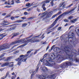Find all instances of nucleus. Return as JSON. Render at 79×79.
<instances>
[{
	"label": "nucleus",
	"instance_id": "79ce46f5",
	"mask_svg": "<svg viewBox=\"0 0 79 79\" xmlns=\"http://www.w3.org/2000/svg\"><path fill=\"white\" fill-rule=\"evenodd\" d=\"M54 50H55V51H57V47H55L54 48Z\"/></svg>",
	"mask_w": 79,
	"mask_h": 79
},
{
	"label": "nucleus",
	"instance_id": "473e14b6",
	"mask_svg": "<svg viewBox=\"0 0 79 79\" xmlns=\"http://www.w3.org/2000/svg\"><path fill=\"white\" fill-rule=\"evenodd\" d=\"M15 2L17 3H19V0H15Z\"/></svg>",
	"mask_w": 79,
	"mask_h": 79
},
{
	"label": "nucleus",
	"instance_id": "aec40b11",
	"mask_svg": "<svg viewBox=\"0 0 79 79\" xmlns=\"http://www.w3.org/2000/svg\"><path fill=\"white\" fill-rule=\"evenodd\" d=\"M19 33H15L13 35V36L12 37V38H13V37H14L15 36H16V35H19Z\"/></svg>",
	"mask_w": 79,
	"mask_h": 79
},
{
	"label": "nucleus",
	"instance_id": "ddd939ff",
	"mask_svg": "<svg viewBox=\"0 0 79 79\" xmlns=\"http://www.w3.org/2000/svg\"><path fill=\"white\" fill-rule=\"evenodd\" d=\"M7 35H5L4 33L0 35V36L1 37L0 38V40H2V39L3 37H5V36H6Z\"/></svg>",
	"mask_w": 79,
	"mask_h": 79
},
{
	"label": "nucleus",
	"instance_id": "338daca9",
	"mask_svg": "<svg viewBox=\"0 0 79 79\" xmlns=\"http://www.w3.org/2000/svg\"><path fill=\"white\" fill-rule=\"evenodd\" d=\"M53 11H54V12H55V11H57V10L55 9V10H54Z\"/></svg>",
	"mask_w": 79,
	"mask_h": 79
},
{
	"label": "nucleus",
	"instance_id": "2f4dec72",
	"mask_svg": "<svg viewBox=\"0 0 79 79\" xmlns=\"http://www.w3.org/2000/svg\"><path fill=\"white\" fill-rule=\"evenodd\" d=\"M74 60H75V61H76V62H79V60H77V58H75L74 59Z\"/></svg>",
	"mask_w": 79,
	"mask_h": 79
},
{
	"label": "nucleus",
	"instance_id": "c9c22d12",
	"mask_svg": "<svg viewBox=\"0 0 79 79\" xmlns=\"http://www.w3.org/2000/svg\"><path fill=\"white\" fill-rule=\"evenodd\" d=\"M61 13V11H60L59 12H58L57 14V15H60Z\"/></svg>",
	"mask_w": 79,
	"mask_h": 79
},
{
	"label": "nucleus",
	"instance_id": "20e7f679",
	"mask_svg": "<svg viewBox=\"0 0 79 79\" xmlns=\"http://www.w3.org/2000/svg\"><path fill=\"white\" fill-rule=\"evenodd\" d=\"M53 76H48L47 74H42V76L40 75L39 77V78L41 79H46L47 78H52Z\"/></svg>",
	"mask_w": 79,
	"mask_h": 79
},
{
	"label": "nucleus",
	"instance_id": "864d4df0",
	"mask_svg": "<svg viewBox=\"0 0 79 79\" xmlns=\"http://www.w3.org/2000/svg\"><path fill=\"white\" fill-rule=\"evenodd\" d=\"M43 10H44V11H45L46 10V8H45V7H43Z\"/></svg>",
	"mask_w": 79,
	"mask_h": 79
},
{
	"label": "nucleus",
	"instance_id": "5fc2aeb1",
	"mask_svg": "<svg viewBox=\"0 0 79 79\" xmlns=\"http://www.w3.org/2000/svg\"><path fill=\"white\" fill-rule=\"evenodd\" d=\"M47 56V54H46L44 56V58H45V57H46V56Z\"/></svg>",
	"mask_w": 79,
	"mask_h": 79
},
{
	"label": "nucleus",
	"instance_id": "0eeeda50",
	"mask_svg": "<svg viewBox=\"0 0 79 79\" xmlns=\"http://www.w3.org/2000/svg\"><path fill=\"white\" fill-rule=\"evenodd\" d=\"M46 64L49 66H52L55 64V62L52 61V60H50L49 59L46 61Z\"/></svg>",
	"mask_w": 79,
	"mask_h": 79
},
{
	"label": "nucleus",
	"instance_id": "cd10ccee",
	"mask_svg": "<svg viewBox=\"0 0 79 79\" xmlns=\"http://www.w3.org/2000/svg\"><path fill=\"white\" fill-rule=\"evenodd\" d=\"M9 73H9V72H7L6 73V76L4 77L5 78H6V77H7V76H8V75L9 74Z\"/></svg>",
	"mask_w": 79,
	"mask_h": 79
},
{
	"label": "nucleus",
	"instance_id": "8fccbe9b",
	"mask_svg": "<svg viewBox=\"0 0 79 79\" xmlns=\"http://www.w3.org/2000/svg\"><path fill=\"white\" fill-rule=\"evenodd\" d=\"M37 10L38 12H40V9H39V8L37 9Z\"/></svg>",
	"mask_w": 79,
	"mask_h": 79
},
{
	"label": "nucleus",
	"instance_id": "58836bf2",
	"mask_svg": "<svg viewBox=\"0 0 79 79\" xmlns=\"http://www.w3.org/2000/svg\"><path fill=\"white\" fill-rule=\"evenodd\" d=\"M15 19V17H10V19H11L12 20H13V19Z\"/></svg>",
	"mask_w": 79,
	"mask_h": 79
},
{
	"label": "nucleus",
	"instance_id": "052dcab7",
	"mask_svg": "<svg viewBox=\"0 0 79 79\" xmlns=\"http://www.w3.org/2000/svg\"><path fill=\"white\" fill-rule=\"evenodd\" d=\"M32 18H30L28 19V20H31V19H32Z\"/></svg>",
	"mask_w": 79,
	"mask_h": 79
},
{
	"label": "nucleus",
	"instance_id": "1a4fd4ad",
	"mask_svg": "<svg viewBox=\"0 0 79 79\" xmlns=\"http://www.w3.org/2000/svg\"><path fill=\"white\" fill-rule=\"evenodd\" d=\"M76 55V53H74V52H72L71 53V54L69 56V58L70 61H73V59L72 58V57H73V55Z\"/></svg>",
	"mask_w": 79,
	"mask_h": 79
},
{
	"label": "nucleus",
	"instance_id": "37998d69",
	"mask_svg": "<svg viewBox=\"0 0 79 79\" xmlns=\"http://www.w3.org/2000/svg\"><path fill=\"white\" fill-rule=\"evenodd\" d=\"M4 30H5V29H3L2 28H0V32H2V31H3Z\"/></svg>",
	"mask_w": 79,
	"mask_h": 79
},
{
	"label": "nucleus",
	"instance_id": "f03ea898",
	"mask_svg": "<svg viewBox=\"0 0 79 79\" xmlns=\"http://www.w3.org/2000/svg\"><path fill=\"white\" fill-rule=\"evenodd\" d=\"M71 13V12H70V11H66L64 13L61 15L55 20L54 22L52 24V25L53 26H55V25L56 24V23H57V21H58V19H60V18H61V16H65V15H68L69 14V13Z\"/></svg>",
	"mask_w": 79,
	"mask_h": 79
},
{
	"label": "nucleus",
	"instance_id": "423d86ee",
	"mask_svg": "<svg viewBox=\"0 0 79 79\" xmlns=\"http://www.w3.org/2000/svg\"><path fill=\"white\" fill-rule=\"evenodd\" d=\"M34 41V38H32L31 39H30V40H27V41H24V44H24L22 45L19 46L18 47V48H19V47H23L25 45H26L27 44V43H29V42H33V41Z\"/></svg>",
	"mask_w": 79,
	"mask_h": 79
},
{
	"label": "nucleus",
	"instance_id": "6e6552de",
	"mask_svg": "<svg viewBox=\"0 0 79 79\" xmlns=\"http://www.w3.org/2000/svg\"><path fill=\"white\" fill-rule=\"evenodd\" d=\"M72 63L70 61V62H65L63 63L62 64V67H64V66H69Z\"/></svg>",
	"mask_w": 79,
	"mask_h": 79
},
{
	"label": "nucleus",
	"instance_id": "39448f33",
	"mask_svg": "<svg viewBox=\"0 0 79 79\" xmlns=\"http://www.w3.org/2000/svg\"><path fill=\"white\" fill-rule=\"evenodd\" d=\"M11 63H14V62H7L6 63H4L3 64H2L1 65V67H4V66H6L8 65V67L9 68H12V67H13L14 66V64H11Z\"/></svg>",
	"mask_w": 79,
	"mask_h": 79
},
{
	"label": "nucleus",
	"instance_id": "bb28decb",
	"mask_svg": "<svg viewBox=\"0 0 79 79\" xmlns=\"http://www.w3.org/2000/svg\"><path fill=\"white\" fill-rule=\"evenodd\" d=\"M27 25V23L23 24H22V27H26V26Z\"/></svg>",
	"mask_w": 79,
	"mask_h": 79
},
{
	"label": "nucleus",
	"instance_id": "4d7b16f0",
	"mask_svg": "<svg viewBox=\"0 0 79 79\" xmlns=\"http://www.w3.org/2000/svg\"><path fill=\"white\" fill-rule=\"evenodd\" d=\"M22 19H26V17H22L21 18Z\"/></svg>",
	"mask_w": 79,
	"mask_h": 79
},
{
	"label": "nucleus",
	"instance_id": "7ed1b4c3",
	"mask_svg": "<svg viewBox=\"0 0 79 79\" xmlns=\"http://www.w3.org/2000/svg\"><path fill=\"white\" fill-rule=\"evenodd\" d=\"M27 56H28V55L27 54H26L25 55H20L19 56L20 57L19 58V61L22 62H26L27 58H25V57H27Z\"/></svg>",
	"mask_w": 79,
	"mask_h": 79
},
{
	"label": "nucleus",
	"instance_id": "f704fd0d",
	"mask_svg": "<svg viewBox=\"0 0 79 79\" xmlns=\"http://www.w3.org/2000/svg\"><path fill=\"white\" fill-rule=\"evenodd\" d=\"M24 15H28V13L26 12H24Z\"/></svg>",
	"mask_w": 79,
	"mask_h": 79
},
{
	"label": "nucleus",
	"instance_id": "2eb2a0df",
	"mask_svg": "<svg viewBox=\"0 0 79 79\" xmlns=\"http://www.w3.org/2000/svg\"><path fill=\"white\" fill-rule=\"evenodd\" d=\"M37 6H33V7H31V8H30L28 9H27V11H31L33 9V8H35L36 7H37Z\"/></svg>",
	"mask_w": 79,
	"mask_h": 79
},
{
	"label": "nucleus",
	"instance_id": "c756f323",
	"mask_svg": "<svg viewBox=\"0 0 79 79\" xmlns=\"http://www.w3.org/2000/svg\"><path fill=\"white\" fill-rule=\"evenodd\" d=\"M57 15L56 14H55V15H53L52 17V19H53V18H55V17H56Z\"/></svg>",
	"mask_w": 79,
	"mask_h": 79
},
{
	"label": "nucleus",
	"instance_id": "393cba45",
	"mask_svg": "<svg viewBox=\"0 0 79 79\" xmlns=\"http://www.w3.org/2000/svg\"><path fill=\"white\" fill-rule=\"evenodd\" d=\"M53 0H52L50 2L51 5L52 6H53V5H54V3H53Z\"/></svg>",
	"mask_w": 79,
	"mask_h": 79
},
{
	"label": "nucleus",
	"instance_id": "a19ab883",
	"mask_svg": "<svg viewBox=\"0 0 79 79\" xmlns=\"http://www.w3.org/2000/svg\"><path fill=\"white\" fill-rule=\"evenodd\" d=\"M33 76H34V74H32L31 75V79H33Z\"/></svg>",
	"mask_w": 79,
	"mask_h": 79
},
{
	"label": "nucleus",
	"instance_id": "c85d7f7f",
	"mask_svg": "<svg viewBox=\"0 0 79 79\" xmlns=\"http://www.w3.org/2000/svg\"><path fill=\"white\" fill-rule=\"evenodd\" d=\"M23 21L21 20H17L16 21V23H21V22H23Z\"/></svg>",
	"mask_w": 79,
	"mask_h": 79
},
{
	"label": "nucleus",
	"instance_id": "f8f14e48",
	"mask_svg": "<svg viewBox=\"0 0 79 79\" xmlns=\"http://www.w3.org/2000/svg\"><path fill=\"white\" fill-rule=\"evenodd\" d=\"M15 61H18V66H20V65L21 64V62L20 61H19V58H18L15 59Z\"/></svg>",
	"mask_w": 79,
	"mask_h": 79
},
{
	"label": "nucleus",
	"instance_id": "4468645a",
	"mask_svg": "<svg viewBox=\"0 0 79 79\" xmlns=\"http://www.w3.org/2000/svg\"><path fill=\"white\" fill-rule=\"evenodd\" d=\"M64 2H61L60 4V6L59 7H61V6H63V8H65V5H64Z\"/></svg>",
	"mask_w": 79,
	"mask_h": 79
},
{
	"label": "nucleus",
	"instance_id": "09e8293b",
	"mask_svg": "<svg viewBox=\"0 0 79 79\" xmlns=\"http://www.w3.org/2000/svg\"><path fill=\"white\" fill-rule=\"evenodd\" d=\"M61 27H60L58 28V31H60V30H61Z\"/></svg>",
	"mask_w": 79,
	"mask_h": 79
},
{
	"label": "nucleus",
	"instance_id": "7c9ffc66",
	"mask_svg": "<svg viewBox=\"0 0 79 79\" xmlns=\"http://www.w3.org/2000/svg\"><path fill=\"white\" fill-rule=\"evenodd\" d=\"M73 16H71L69 17L68 18V19H73Z\"/></svg>",
	"mask_w": 79,
	"mask_h": 79
},
{
	"label": "nucleus",
	"instance_id": "a878e982",
	"mask_svg": "<svg viewBox=\"0 0 79 79\" xmlns=\"http://www.w3.org/2000/svg\"><path fill=\"white\" fill-rule=\"evenodd\" d=\"M14 27V28H10V29H9L8 30V31H12V30H13L15 29V28L16 27Z\"/></svg>",
	"mask_w": 79,
	"mask_h": 79
},
{
	"label": "nucleus",
	"instance_id": "9b49d317",
	"mask_svg": "<svg viewBox=\"0 0 79 79\" xmlns=\"http://www.w3.org/2000/svg\"><path fill=\"white\" fill-rule=\"evenodd\" d=\"M13 4H14V1L13 0H12L11 1H10V0H9L8 1L7 5H13Z\"/></svg>",
	"mask_w": 79,
	"mask_h": 79
},
{
	"label": "nucleus",
	"instance_id": "dca6fc26",
	"mask_svg": "<svg viewBox=\"0 0 79 79\" xmlns=\"http://www.w3.org/2000/svg\"><path fill=\"white\" fill-rule=\"evenodd\" d=\"M33 3L31 5V4L30 3L26 4V6L27 7H30L31 6H33V5H32Z\"/></svg>",
	"mask_w": 79,
	"mask_h": 79
},
{
	"label": "nucleus",
	"instance_id": "b1692460",
	"mask_svg": "<svg viewBox=\"0 0 79 79\" xmlns=\"http://www.w3.org/2000/svg\"><path fill=\"white\" fill-rule=\"evenodd\" d=\"M55 47V45H53L51 48V49L49 50V52H51V51H52V49H53V48H54V47Z\"/></svg>",
	"mask_w": 79,
	"mask_h": 79
},
{
	"label": "nucleus",
	"instance_id": "49530a36",
	"mask_svg": "<svg viewBox=\"0 0 79 79\" xmlns=\"http://www.w3.org/2000/svg\"><path fill=\"white\" fill-rule=\"evenodd\" d=\"M73 5V4H72L71 5H70L69 6H68V8H69V7H71V6H72V5Z\"/></svg>",
	"mask_w": 79,
	"mask_h": 79
},
{
	"label": "nucleus",
	"instance_id": "c03bdc74",
	"mask_svg": "<svg viewBox=\"0 0 79 79\" xmlns=\"http://www.w3.org/2000/svg\"><path fill=\"white\" fill-rule=\"evenodd\" d=\"M45 3H44L43 5H42V8H44L45 7Z\"/></svg>",
	"mask_w": 79,
	"mask_h": 79
},
{
	"label": "nucleus",
	"instance_id": "603ef678",
	"mask_svg": "<svg viewBox=\"0 0 79 79\" xmlns=\"http://www.w3.org/2000/svg\"><path fill=\"white\" fill-rule=\"evenodd\" d=\"M10 59H11V58L10 57H8V58H7V61H9V60H10Z\"/></svg>",
	"mask_w": 79,
	"mask_h": 79
},
{
	"label": "nucleus",
	"instance_id": "de8ad7c7",
	"mask_svg": "<svg viewBox=\"0 0 79 79\" xmlns=\"http://www.w3.org/2000/svg\"><path fill=\"white\" fill-rule=\"evenodd\" d=\"M11 16V15H7L6 18H8L9 17H10V16Z\"/></svg>",
	"mask_w": 79,
	"mask_h": 79
},
{
	"label": "nucleus",
	"instance_id": "f3484780",
	"mask_svg": "<svg viewBox=\"0 0 79 79\" xmlns=\"http://www.w3.org/2000/svg\"><path fill=\"white\" fill-rule=\"evenodd\" d=\"M47 12H44V13L42 14L41 15V17L42 18H43L44 17V16H45V15L47 14Z\"/></svg>",
	"mask_w": 79,
	"mask_h": 79
},
{
	"label": "nucleus",
	"instance_id": "13d9d810",
	"mask_svg": "<svg viewBox=\"0 0 79 79\" xmlns=\"http://www.w3.org/2000/svg\"><path fill=\"white\" fill-rule=\"evenodd\" d=\"M49 48V46H48L46 50H48V49Z\"/></svg>",
	"mask_w": 79,
	"mask_h": 79
},
{
	"label": "nucleus",
	"instance_id": "9d476101",
	"mask_svg": "<svg viewBox=\"0 0 79 79\" xmlns=\"http://www.w3.org/2000/svg\"><path fill=\"white\" fill-rule=\"evenodd\" d=\"M41 68H42L41 70L43 71V72H47L48 71L47 68L45 67H41Z\"/></svg>",
	"mask_w": 79,
	"mask_h": 79
},
{
	"label": "nucleus",
	"instance_id": "f257e3e1",
	"mask_svg": "<svg viewBox=\"0 0 79 79\" xmlns=\"http://www.w3.org/2000/svg\"><path fill=\"white\" fill-rule=\"evenodd\" d=\"M22 42V40H19L13 42L11 43L10 45L8 44H4L3 45L0 46V52L2 50H4L9 48H10V46H11V45H14V44H18Z\"/></svg>",
	"mask_w": 79,
	"mask_h": 79
},
{
	"label": "nucleus",
	"instance_id": "a18cd8bd",
	"mask_svg": "<svg viewBox=\"0 0 79 79\" xmlns=\"http://www.w3.org/2000/svg\"><path fill=\"white\" fill-rule=\"evenodd\" d=\"M74 27V25H72L69 28V29H71V28L72 27Z\"/></svg>",
	"mask_w": 79,
	"mask_h": 79
},
{
	"label": "nucleus",
	"instance_id": "3c124183",
	"mask_svg": "<svg viewBox=\"0 0 79 79\" xmlns=\"http://www.w3.org/2000/svg\"><path fill=\"white\" fill-rule=\"evenodd\" d=\"M31 51H28V52H27V54H29V53H31Z\"/></svg>",
	"mask_w": 79,
	"mask_h": 79
},
{
	"label": "nucleus",
	"instance_id": "412c9836",
	"mask_svg": "<svg viewBox=\"0 0 79 79\" xmlns=\"http://www.w3.org/2000/svg\"><path fill=\"white\" fill-rule=\"evenodd\" d=\"M35 70H30L29 71V72L30 73H35Z\"/></svg>",
	"mask_w": 79,
	"mask_h": 79
},
{
	"label": "nucleus",
	"instance_id": "72a5a7b5",
	"mask_svg": "<svg viewBox=\"0 0 79 79\" xmlns=\"http://www.w3.org/2000/svg\"><path fill=\"white\" fill-rule=\"evenodd\" d=\"M65 52H66V53H69V52H70L69 51V50H65Z\"/></svg>",
	"mask_w": 79,
	"mask_h": 79
},
{
	"label": "nucleus",
	"instance_id": "6e6d98bb",
	"mask_svg": "<svg viewBox=\"0 0 79 79\" xmlns=\"http://www.w3.org/2000/svg\"><path fill=\"white\" fill-rule=\"evenodd\" d=\"M52 13H53V12L52 11L50 12L49 13V15H52Z\"/></svg>",
	"mask_w": 79,
	"mask_h": 79
},
{
	"label": "nucleus",
	"instance_id": "a211bd4d",
	"mask_svg": "<svg viewBox=\"0 0 79 79\" xmlns=\"http://www.w3.org/2000/svg\"><path fill=\"white\" fill-rule=\"evenodd\" d=\"M77 21V19H74L71 20L72 23H75V22Z\"/></svg>",
	"mask_w": 79,
	"mask_h": 79
},
{
	"label": "nucleus",
	"instance_id": "6ab92c4d",
	"mask_svg": "<svg viewBox=\"0 0 79 79\" xmlns=\"http://www.w3.org/2000/svg\"><path fill=\"white\" fill-rule=\"evenodd\" d=\"M40 40H35L33 39V43H35V42H40Z\"/></svg>",
	"mask_w": 79,
	"mask_h": 79
},
{
	"label": "nucleus",
	"instance_id": "e2e57ef3",
	"mask_svg": "<svg viewBox=\"0 0 79 79\" xmlns=\"http://www.w3.org/2000/svg\"><path fill=\"white\" fill-rule=\"evenodd\" d=\"M4 55H5V54H2L1 56L2 57H3V56H4Z\"/></svg>",
	"mask_w": 79,
	"mask_h": 79
},
{
	"label": "nucleus",
	"instance_id": "774afa93",
	"mask_svg": "<svg viewBox=\"0 0 79 79\" xmlns=\"http://www.w3.org/2000/svg\"><path fill=\"white\" fill-rule=\"evenodd\" d=\"M16 53H19V51L18 50L17 51H16L15 52Z\"/></svg>",
	"mask_w": 79,
	"mask_h": 79
},
{
	"label": "nucleus",
	"instance_id": "e433bc0d",
	"mask_svg": "<svg viewBox=\"0 0 79 79\" xmlns=\"http://www.w3.org/2000/svg\"><path fill=\"white\" fill-rule=\"evenodd\" d=\"M69 21V20L68 19H65L64 20V22H65V23H66V22H68V21Z\"/></svg>",
	"mask_w": 79,
	"mask_h": 79
},
{
	"label": "nucleus",
	"instance_id": "ea45409f",
	"mask_svg": "<svg viewBox=\"0 0 79 79\" xmlns=\"http://www.w3.org/2000/svg\"><path fill=\"white\" fill-rule=\"evenodd\" d=\"M72 38H73L74 36H75V35H74V34L73 33H72Z\"/></svg>",
	"mask_w": 79,
	"mask_h": 79
},
{
	"label": "nucleus",
	"instance_id": "680f3d73",
	"mask_svg": "<svg viewBox=\"0 0 79 79\" xmlns=\"http://www.w3.org/2000/svg\"><path fill=\"white\" fill-rule=\"evenodd\" d=\"M2 15L3 16H5V15H6V13H4Z\"/></svg>",
	"mask_w": 79,
	"mask_h": 79
},
{
	"label": "nucleus",
	"instance_id": "0e129e2a",
	"mask_svg": "<svg viewBox=\"0 0 79 79\" xmlns=\"http://www.w3.org/2000/svg\"><path fill=\"white\" fill-rule=\"evenodd\" d=\"M11 79H15V77L13 76H12L11 77Z\"/></svg>",
	"mask_w": 79,
	"mask_h": 79
},
{
	"label": "nucleus",
	"instance_id": "5701e85b",
	"mask_svg": "<svg viewBox=\"0 0 79 79\" xmlns=\"http://www.w3.org/2000/svg\"><path fill=\"white\" fill-rule=\"evenodd\" d=\"M76 8H77V7H74V8H73V9H72L71 10L69 11L70 12V13H71V12L74 11V10H75L76 9Z\"/></svg>",
	"mask_w": 79,
	"mask_h": 79
},
{
	"label": "nucleus",
	"instance_id": "69168bd1",
	"mask_svg": "<svg viewBox=\"0 0 79 79\" xmlns=\"http://www.w3.org/2000/svg\"><path fill=\"white\" fill-rule=\"evenodd\" d=\"M3 70H4V69H0L1 71H3Z\"/></svg>",
	"mask_w": 79,
	"mask_h": 79
},
{
	"label": "nucleus",
	"instance_id": "4c0bfd02",
	"mask_svg": "<svg viewBox=\"0 0 79 79\" xmlns=\"http://www.w3.org/2000/svg\"><path fill=\"white\" fill-rule=\"evenodd\" d=\"M44 58H43L41 60V62H44Z\"/></svg>",
	"mask_w": 79,
	"mask_h": 79
},
{
	"label": "nucleus",
	"instance_id": "bf43d9fd",
	"mask_svg": "<svg viewBox=\"0 0 79 79\" xmlns=\"http://www.w3.org/2000/svg\"><path fill=\"white\" fill-rule=\"evenodd\" d=\"M27 8H28V7L27 8H23V10H25L26 9H27Z\"/></svg>",
	"mask_w": 79,
	"mask_h": 79
},
{
	"label": "nucleus",
	"instance_id": "4be33fe9",
	"mask_svg": "<svg viewBox=\"0 0 79 79\" xmlns=\"http://www.w3.org/2000/svg\"><path fill=\"white\" fill-rule=\"evenodd\" d=\"M51 0H47L45 1L44 2L45 3H49L50 2Z\"/></svg>",
	"mask_w": 79,
	"mask_h": 79
}]
</instances>
